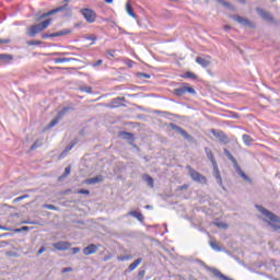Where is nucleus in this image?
Masks as SVG:
<instances>
[{"label":"nucleus","instance_id":"nucleus-6","mask_svg":"<svg viewBox=\"0 0 280 280\" xmlns=\"http://www.w3.org/2000/svg\"><path fill=\"white\" fill-rule=\"evenodd\" d=\"M81 14L88 23H95V20L97 19V14L91 9H81Z\"/></svg>","mask_w":280,"mask_h":280},{"label":"nucleus","instance_id":"nucleus-7","mask_svg":"<svg viewBox=\"0 0 280 280\" xmlns=\"http://www.w3.org/2000/svg\"><path fill=\"white\" fill-rule=\"evenodd\" d=\"M67 113H69V107H65L63 109H61L57 117L54 118L50 124L48 125V128H54V126H56L58 124V121H60V119H62V117H65V115H67Z\"/></svg>","mask_w":280,"mask_h":280},{"label":"nucleus","instance_id":"nucleus-43","mask_svg":"<svg viewBox=\"0 0 280 280\" xmlns=\"http://www.w3.org/2000/svg\"><path fill=\"white\" fill-rule=\"evenodd\" d=\"M45 250H47V248H45V246H42L38 252L37 255H43V253H45Z\"/></svg>","mask_w":280,"mask_h":280},{"label":"nucleus","instance_id":"nucleus-40","mask_svg":"<svg viewBox=\"0 0 280 280\" xmlns=\"http://www.w3.org/2000/svg\"><path fill=\"white\" fill-rule=\"evenodd\" d=\"M71 174V167H66L65 168V175L63 176H69Z\"/></svg>","mask_w":280,"mask_h":280},{"label":"nucleus","instance_id":"nucleus-27","mask_svg":"<svg viewBox=\"0 0 280 280\" xmlns=\"http://www.w3.org/2000/svg\"><path fill=\"white\" fill-rule=\"evenodd\" d=\"M42 207H43V209H49V211H58V207H56L54 205L45 203Z\"/></svg>","mask_w":280,"mask_h":280},{"label":"nucleus","instance_id":"nucleus-50","mask_svg":"<svg viewBox=\"0 0 280 280\" xmlns=\"http://www.w3.org/2000/svg\"><path fill=\"white\" fill-rule=\"evenodd\" d=\"M223 30H225V32H229V30H231V25H224Z\"/></svg>","mask_w":280,"mask_h":280},{"label":"nucleus","instance_id":"nucleus-44","mask_svg":"<svg viewBox=\"0 0 280 280\" xmlns=\"http://www.w3.org/2000/svg\"><path fill=\"white\" fill-rule=\"evenodd\" d=\"M73 270V268H71V267H66V268H63L62 270H61V272L62 273H65V272H71Z\"/></svg>","mask_w":280,"mask_h":280},{"label":"nucleus","instance_id":"nucleus-48","mask_svg":"<svg viewBox=\"0 0 280 280\" xmlns=\"http://www.w3.org/2000/svg\"><path fill=\"white\" fill-rule=\"evenodd\" d=\"M88 40H93L95 43L97 40V37L95 35L89 36Z\"/></svg>","mask_w":280,"mask_h":280},{"label":"nucleus","instance_id":"nucleus-25","mask_svg":"<svg viewBox=\"0 0 280 280\" xmlns=\"http://www.w3.org/2000/svg\"><path fill=\"white\" fill-rule=\"evenodd\" d=\"M176 132H178V135H182L184 139H189V133H187V131H185L183 128L178 127Z\"/></svg>","mask_w":280,"mask_h":280},{"label":"nucleus","instance_id":"nucleus-56","mask_svg":"<svg viewBox=\"0 0 280 280\" xmlns=\"http://www.w3.org/2000/svg\"><path fill=\"white\" fill-rule=\"evenodd\" d=\"M119 100H121V98L114 100V104H117V102H119Z\"/></svg>","mask_w":280,"mask_h":280},{"label":"nucleus","instance_id":"nucleus-14","mask_svg":"<svg viewBox=\"0 0 280 280\" xmlns=\"http://www.w3.org/2000/svg\"><path fill=\"white\" fill-rule=\"evenodd\" d=\"M256 12L259 16H261V19H264V21H272V15L262 9H257Z\"/></svg>","mask_w":280,"mask_h":280},{"label":"nucleus","instance_id":"nucleus-3","mask_svg":"<svg viewBox=\"0 0 280 280\" xmlns=\"http://www.w3.org/2000/svg\"><path fill=\"white\" fill-rule=\"evenodd\" d=\"M65 10H69V4H63L59 8L52 9V10L46 12V13L37 12L35 14V21H37V22L43 21V19H47V16H51V14H56V13L62 12Z\"/></svg>","mask_w":280,"mask_h":280},{"label":"nucleus","instance_id":"nucleus-58","mask_svg":"<svg viewBox=\"0 0 280 280\" xmlns=\"http://www.w3.org/2000/svg\"><path fill=\"white\" fill-rule=\"evenodd\" d=\"M3 247V245H0V248Z\"/></svg>","mask_w":280,"mask_h":280},{"label":"nucleus","instance_id":"nucleus-55","mask_svg":"<svg viewBox=\"0 0 280 280\" xmlns=\"http://www.w3.org/2000/svg\"><path fill=\"white\" fill-rule=\"evenodd\" d=\"M105 3H113V0H105Z\"/></svg>","mask_w":280,"mask_h":280},{"label":"nucleus","instance_id":"nucleus-20","mask_svg":"<svg viewBox=\"0 0 280 280\" xmlns=\"http://www.w3.org/2000/svg\"><path fill=\"white\" fill-rule=\"evenodd\" d=\"M143 179L145 180L148 187H150L151 189L154 188V178H152V176L144 175Z\"/></svg>","mask_w":280,"mask_h":280},{"label":"nucleus","instance_id":"nucleus-52","mask_svg":"<svg viewBox=\"0 0 280 280\" xmlns=\"http://www.w3.org/2000/svg\"><path fill=\"white\" fill-rule=\"evenodd\" d=\"M0 230H1V231H10V229H8V228H5V226H2V225H0Z\"/></svg>","mask_w":280,"mask_h":280},{"label":"nucleus","instance_id":"nucleus-29","mask_svg":"<svg viewBox=\"0 0 280 280\" xmlns=\"http://www.w3.org/2000/svg\"><path fill=\"white\" fill-rule=\"evenodd\" d=\"M43 145V141L37 140L33 143V145L31 147V150H36V148H40Z\"/></svg>","mask_w":280,"mask_h":280},{"label":"nucleus","instance_id":"nucleus-41","mask_svg":"<svg viewBox=\"0 0 280 280\" xmlns=\"http://www.w3.org/2000/svg\"><path fill=\"white\" fill-rule=\"evenodd\" d=\"M72 255H78V253H80V247H73L72 249Z\"/></svg>","mask_w":280,"mask_h":280},{"label":"nucleus","instance_id":"nucleus-9","mask_svg":"<svg viewBox=\"0 0 280 280\" xmlns=\"http://www.w3.org/2000/svg\"><path fill=\"white\" fill-rule=\"evenodd\" d=\"M67 34H71V31L65 30V31H59V32L51 33V34L45 33L42 35V38L45 40L47 38H57L58 36H67Z\"/></svg>","mask_w":280,"mask_h":280},{"label":"nucleus","instance_id":"nucleus-42","mask_svg":"<svg viewBox=\"0 0 280 280\" xmlns=\"http://www.w3.org/2000/svg\"><path fill=\"white\" fill-rule=\"evenodd\" d=\"M122 135H124L125 139H132V133H130V132H124Z\"/></svg>","mask_w":280,"mask_h":280},{"label":"nucleus","instance_id":"nucleus-30","mask_svg":"<svg viewBox=\"0 0 280 280\" xmlns=\"http://www.w3.org/2000/svg\"><path fill=\"white\" fill-rule=\"evenodd\" d=\"M62 62H69V58H57V59H55L56 65H60Z\"/></svg>","mask_w":280,"mask_h":280},{"label":"nucleus","instance_id":"nucleus-34","mask_svg":"<svg viewBox=\"0 0 280 280\" xmlns=\"http://www.w3.org/2000/svg\"><path fill=\"white\" fill-rule=\"evenodd\" d=\"M81 91H83L84 93H92L93 89L91 86H83L81 88Z\"/></svg>","mask_w":280,"mask_h":280},{"label":"nucleus","instance_id":"nucleus-38","mask_svg":"<svg viewBox=\"0 0 280 280\" xmlns=\"http://www.w3.org/2000/svg\"><path fill=\"white\" fill-rule=\"evenodd\" d=\"M77 194H83L85 196H89L90 191L86 190V189H80V190L77 191Z\"/></svg>","mask_w":280,"mask_h":280},{"label":"nucleus","instance_id":"nucleus-37","mask_svg":"<svg viewBox=\"0 0 280 280\" xmlns=\"http://www.w3.org/2000/svg\"><path fill=\"white\" fill-rule=\"evenodd\" d=\"M10 44V38L1 39L0 38V45H8Z\"/></svg>","mask_w":280,"mask_h":280},{"label":"nucleus","instance_id":"nucleus-4","mask_svg":"<svg viewBox=\"0 0 280 280\" xmlns=\"http://www.w3.org/2000/svg\"><path fill=\"white\" fill-rule=\"evenodd\" d=\"M224 154H225V156H228V159H229L230 161H232V163H233V165H234V167H235L236 173L238 174V176H240L241 178H244L245 180H250V179L247 177L246 173H244V171H242V168H241L240 165L237 164V160H235V158L233 156V154H231V151L228 150V149H224Z\"/></svg>","mask_w":280,"mask_h":280},{"label":"nucleus","instance_id":"nucleus-12","mask_svg":"<svg viewBox=\"0 0 280 280\" xmlns=\"http://www.w3.org/2000/svg\"><path fill=\"white\" fill-rule=\"evenodd\" d=\"M196 62L197 65H200V67H203V69H206V67H209V65H211V57H197Z\"/></svg>","mask_w":280,"mask_h":280},{"label":"nucleus","instance_id":"nucleus-1","mask_svg":"<svg viewBox=\"0 0 280 280\" xmlns=\"http://www.w3.org/2000/svg\"><path fill=\"white\" fill-rule=\"evenodd\" d=\"M49 25H51V20H45L42 23L28 26L26 30V34L31 38H34L36 37V34H40V32H45V30H47Z\"/></svg>","mask_w":280,"mask_h":280},{"label":"nucleus","instance_id":"nucleus-54","mask_svg":"<svg viewBox=\"0 0 280 280\" xmlns=\"http://www.w3.org/2000/svg\"><path fill=\"white\" fill-rule=\"evenodd\" d=\"M107 54H108V56H112V57L115 56V55H113V50H108Z\"/></svg>","mask_w":280,"mask_h":280},{"label":"nucleus","instance_id":"nucleus-13","mask_svg":"<svg viewBox=\"0 0 280 280\" xmlns=\"http://www.w3.org/2000/svg\"><path fill=\"white\" fill-rule=\"evenodd\" d=\"M95 253H97V245L95 244H90L83 248V254L85 255H95Z\"/></svg>","mask_w":280,"mask_h":280},{"label":"nucleus","instance_id":"nucleus-26","mask_svg":"<svg viewBox=\"0 0 280 280\" xmlns=\"http://www.w3.org/2000/svg\"><path fill=\"white\" fill-rule=\"evenodd\" d=\"M71 150H73V144L66 147V149L63 150V152L61 153L60 156L63 159V156H67V154H69V152H71Z\"/></svg>","mask_w":280,"mask_h":280},{"label":"nucleus","instance_id":"nucleus-23","mask_svg":"<svg viewBox=\"0 0 280 280\" xmlns=\"http://www.w3.org/2000/svg\"><path fill=\"white\" fill-rule=\"evenodd\" d=\"M242 139L245 145H250V143L253 142V138H250V136L248 135H243Z\"/></svg>","mask_w":280,"mask_h":280},{"label":"nucleus","instance_id":"nucleus-18","mask_svg":"<svg viewBox=\"0 0 280 280\" xmlns=\"http://www.w3.org/2000/svg\"><path fill=\"white\" fill-rule=\"evenodd\" d=\"M12 60H14V57L12 55L0 54V62H10Z\"/></svg>","mask_w":280,"mask_h":280},{"label":"nucleus","instance_id":"nucleus-21","mask_svg":"<svg viewBox=\"0 0 280 280\" xmlns=\"http://www.w3.org/2000/svg\"><path fill=\"white\" fill-rule=\"evenodd\" d=\"M205 152H206L208 159L211 161L212 165H214V163H218V162H215V158L213 156V152L210 151L209 148H206Z\"/></svg>","mask_w":280,"mask_h":280},{"label":"nucleus","instance_id":"nucleus-5","mask_svg":"<svg viewBox=\"0 0 280 280\" xmlns=\"http://www.w3.org/2000/svg\"><path fill=\"white\" fill-rule=\"evenodd\" d=\"M187 93H189L190 95H196V90L187 85H183L174 90V94L177 95V97H183V95H187Z\"/></svg>","mask_w":280,"mask_h":280},{"label":"nucleus","instance_id":"nucleus-11","mask_svg":"<svg viewBox=\"0 0 280 280\" xmlns=\"http://www.w3.org/2000/svg\"><path fill=\"white\" fill-rule=\"evenodd\" d=\"M52 246L56 250H69L71 248V243L61 241L54 243Z\"/></svg>","mask_w":280,"mask_h":280},{"label":"nucleus","instance_id":"nucleus-2","mask_svg":"<svg viewBox=\"0 0 280 280\" xmlns=\"http://www.w3.org/2000/svg\"><path fill=\"white\" fill-rule=\"evenodd\" d=\"M186 170L188 171L191 180L195 183H200L201 185H207V177L205 175L200 174L189 165L186 166Z\"/></svg>","mask_w":280,"mask_h":280},{"label":"nucleus","instance_id":"nucleus-51","mask_svg":"<svg viewBox=\"0 0 280 280\" xmlns=\"http://www.w3.org/2000/svg\"><path fill=\"white\" fill-rule=\"evenodd\" d=\"M220 1V3H223V5H225L226 8H229V5H231V4H229L228 2H224V1H222V0H219Z\"/></svg>","mask_w":280,"mask_h":280},{"label":"nucleus","instance_id":"nucleus-53","mask_svg":"<svg viewBox=\"0 0 280 280\" xmlns=\"http://www.w3.org/2000/svg\"><path fill=\"white\" fill-rule=\"evenodd\" d=\"M142 77L147 78V79H150V74H147V73H142Z\"/></svg>","mask_w":280,"mask_h":280},{"label":"nucleus","instance_id":"nucleus-49","mask_svg":"<svg viewBox=\"0 0 280 280\" xmlns=\"http://www.w3.org/2000/svg\"><path fill=\"white\" fill-rule=\"evenodd\" d=\"M22 224H36V222H33V221H23Z\"/></svg>","mask_w":280,"mask_h":280},{"label":"nucleus","instance_id":"nucleus-15","mask_svg":"<svg viewBox=\"0 0 280 280\" xmlns=\"http://www.w3.org/2000/svg\"><path fill=\"white\" fill-rule=\"evenodd\" d=\"M212 165H213V176L217 178V183L219 185H222V176L220 175V170L218 168V163H214Z\"/></svg>","mask_w":280,"mask_h":280},{"label":"nucleus","instance_id":"nucleus-24","mask_svg":"<svg viewBox=\"0 0 280 280\" xmlns=\"http://www.w3.org/2000/svg\"><path fill=\"white\" fill-rule=\"evenodd\" d=\"M210 246H211V249L217 250V253H220V250H222V248H220V246L215 241H210Z\"/></svg>","mask_w":280,"mask_h":280},{"label":"nucleus","instance_id":"nucleus-46","mask_svg":"<svg viewBox=\"0 0 280 280\" xmlns=\"http://www.w3.org/2000/svg\"><path fill=\"white\" fill-rule=\"evenodd\" d=\"M102 59H98L96 62L92 65V67H100L102 65Z\"/></svg>","mask_w":280,"mask_h":280},{"label":"nucleus","instance_id":"nucleus-47","mask_svg":"<svg viewBox=\"0 0 280 280\" xmlns=\"http://www.w3.org/2000/svg\"><path fill=\"white\" fill-rule=\"evenodd\" d=\"M109 259H113V255L104 256L103 261H109Z\"/></svg>","mask_w":280,"mask_h":280},{"label":"nucleus","instance_id":"nucleus-35","mask_svg":"<svg viewBox=\"0 0 280 280\" xmlns=\"http://www.w3.org/2000/svg\"><path fill=\"white\" fill-rule=\"evenodd\" d=\"M22 231H30V226H22L21 229H16L15 233H21Z\"/></svg>","mask_w":280,"mask_h":280},{"label":"nucleus","instance_id":"nucleus-45","mask_svg":"<svg viewBox=\"0 0 280 280\" xmlns=\"http://www.w3.org/2000/svg\"><path fill=\"white\" fill-rule=\"evenodd\" d=\"M170 127L172 128V130H175V132H177L178 128H180L175 124H171Z\"/></svg>","mask_w":280,"mask_h":280},{"label":"nucleus","instance_id":"nucleus-57","mask_svg":"<svg viewBox=\"0 0 280 280\" xmlns=\"http://www.w3.org/2000/svg\"><path fill=\"white\" fill-rule=\"evenodd\" d=\"M145 209H150V206H145Z\"/></svg>","mask_w":280,"mask_h":280},{"label":"nucleus","instance_id":"nucleus-39","mask_svg":"<svg viewBox=\"0 0 280 280\" xmlns=\"http://www.w3.org/2000/svg\"><path fill=\"white\" fill-rule=\"evenodd\" d=\"M214 224L215 226H219V229H226V224L224 223L215 222Z\"/></svg>","mask_w":280,"mask_h":280},{"label":"nucleus","instance_id":"nucleus-32","mask_svg":"<svg viewBox=\"0 0 280 280\" xmlns=\"http://www.w3.org/2000/svg\"><path fill=\"white\" fill-rule=\"evenodd\" d=\"M25 198H30V195H23L13 200V202H21V200H25Z\"/></svg>","mask_w":280,"mask_h":280},{"label":"nucleus","instance_id":"nucleus-10","mask_svg":"<svg viewBox=\"0 0 280 280\" xmlns=\"http://www.w3.org/2000/svg\"><path fill=\"white\" fill-rule=\"evenodd\" d=\"M212 135L213 137H215V139H218L221 143H229V137H226V133H224L223 131H217V130H212Z\"/></svg>","mask_w":280,"mask_h":280},{"label":"nucleus","instance_id":"nucleus-17","mask_svg":"<svg viewBox=\"0 0 280 280\" xmlns=\"http://www.w3.org/2000/svg\"><path fill=\"white\" fill-rule=\"evenodd\" d=\"M141 261H143V260L141 258H138L132 264H130L128 267L129 272L137 270V268H139V265L141 264Z\"/></svg>","mask_w":280,"mask_h":280},{"label":"nucleus","instance_id":"nucleus-8","mask_svg":"<svg viewBox=\"0 0 280 280\" xmlns=\"http://www.w3.org/2000/svg\"><path fill=\"white\" fill-rule=\"evenodd\" d=\"M232 19L236 21V23H240V25H244V27H255V25L246 18L233 15Z\"/></svg>","mask_w":280,"mask_h":280},{"label":"nucleus","instance_id":"nucleus-16","mask_svg":"<svg viewBox=\"0 0 280 280\" xmlns=\"http://www.w3.org/2000/svg\"><path fill=\"white\" fill-rule=\"evenodd\" d=\"M127 215H131L132 218H136L139 222H143L144 217L141 212L137 210L129 211Z\"/></svg>","mask_w":280,"mask_h":280},{"label":"nucleus","instance_id":"nucleus-22","mask_svg":"<svg viewBox=\"0 0 280 280\" xmlns=\"http://www.w3.org/2000/svg\"><path fill=\"white\" fill-rule=\"evenodd\" d=\"M126 12L127 14H129V16H131L132 19H137V15L135 13V11L132 10V7L130 5V3L126 4Z\"/></svg>","mask_w":280,"mask_h":280},{"label":"nucleus","instance_id":"nucleus-33","mask_svg":"<svg viewBox=\"0 0 280 280\" xmlns=\"http://www.w3.org/2000/svg\"><path fill=\"white\" fill-rule=\"evenodd\" d=\"M184 78H190V80H196V74L194 72H186Z\"/></svg>","mask_w":280,"mask_h":280},{"label":"nucleus","instance_id":"nucleus-31","mask_svg":"<svg viewBox=\"0 0 280 280\" xmlns=\"http://www.w3.org/2000/svg\"><path fill=\"white\" fill-rule=\"evenodd\" d=\"M27 45L30 47H32L34 45H43V42H40V40H30V42H27Z\"/></svg>","mask_w":280,"mask_h":280},{"label":"nucleus","instance_id":"nucleus-19","mask_svg":"<svg viewBox=\"0 0 280 280\" xmlns=\"http://www.w3.org/2000/svg\"><path fill=\"white\" fill-rule=\"evenodd\" d=\"M102 176L92 177L85 180L86 185H95V183H102Z\"/></svg>","mask_w":280,"mask_h":280},{"label":"nucleus","instance_id":"nucleus-36","mask_svg":"<svg viewBox=\"0 0 280 280\" xmlns=\"http://www.w3.org/2000/svg\"><path fill=\"white\" fill-rule=\"evenodd\" d=\"M143 277H145V270H139L138 279H143Z\"/></svg>","mask_w":280,"mask_h":280},{"label":"nucleus","instance_id":"nucleus-28","mask_svg":"<svg viewBox=\"0 0 280 280\" xmlns=\"http://www.w3.org/2000/svg\"><path fill=\"white\" fill-rule=\"evenodd\" d=\"M130 259H132V256H131V255H125V256H118V257H117V260H118V261H128V260H130Z\"/></svg>","mask_w":280,"mask_h":280}]
</instances>
